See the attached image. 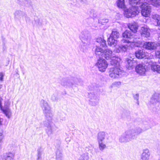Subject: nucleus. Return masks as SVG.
Returning a JSON list of instances; mask_svg holds the SVG:
<instances>
[{
    "label": "nucleus",
    "instance_id": "f257e3e1",
    "mask_svg": "<svg viewBox=\"0 0 160 160\" xmlns=\"http://www.w3.org/2000/svg\"><path fill=\"white\" fill-rule=\"evenodd\" d=\"M95 53L97 58H101L104 57L107 60H111V64H114L115 62L117 61L118 63V62L121 61L120 58L116 57L112 53V51L108 48L103 49L99 46H96L95 49ZM117 63V64H118V63Z\"/></svg>",
    "mask_w": 160,
    "mask_h": 160
},
{
    "label": "nucleus",
    "instance_id": "f03ea898",
    "mask_svg": "<svg viewBox=\"0 0 160 160\" xmlns=\"http://www.w3.org/2000/svg\"><path fill=\"white\" fill-rule=\"evenodd\" d=\"M119 62H118V65L117 64V61L115 62L114 64H112L114 67L109 69V75L111 78H118L121 76L122 71L120 68Z\"/></svg>",
    "mask_w": 160,
    "mask_h": 160
},
{
    "label": "nucleus",
    "instance_id": "7ed1b4c3",
    "mask_svg": "<svg viewBox=\"0 0 160 160\" xmlns=\"http://www.w3.org/2000/svg\"><path fill=\"white\" fill-rule=\"evenodd\" d=\"M41 106L46 116L47 120H51L52 118V114L51 108L46 101L42 100L41 101Z\"/></svg>",
    "mask_w": 160,
    "mask_h": 160
},
{
    "label": "nucleus",
    "instance_id": "20e7f679",
    "mask_svg": "<svg viewBox=\"0 0 160 160\" xmlns=\"http://www.w3.org/2000/svg\"><path fill=\"white\" fill-rule=\"evenodd\" d=\"M139 12L138 7H132L129 9L124 10V16L128 18H131L135 16Z\"/></svg>",
    "mask_w": 160,
    "mask_h": 160
},
{
    "label": "nucleus",
    "instance_id": "39448f33",
    "mask_svg": "<svg viewBox=\"0 0 160 160\" xmlns=\"http://www.w3.org/2000/svg\"><path fill=\"white\" fill-rule=\"evenodd\" d=\"M147 3H143L141 5L140 7L142 9L141 12L142 15L145 17H148L150 15L151 12V7Z\"/></svg>",
    "mask_w": 160,
    "mask_h": 160
},
{
    "label": "nucleus",
    "instance_id": "423d86ee",
    "mask_svg": "<svg viewBox=\"0 0 160 160\" xmlns=\"http://www.w3.org/2000/svg\"><path fill=\"white\" fill-rule=\"evenodd\" d=\"M133 139L128 130L126 131L119 137V141L121 142H127Z\"/></svg>",
    "mask_w": 160,
    "mask_h": 160
},
{
    "label": "nucleus",
    "instance_id": "0eeeda50",
    "mask_svg": "<svg viewBox=\"0 0 160 160\" xmlns=\"http://www.w3.org/2000/svg\"><path fill=\"white\" fill-rule=\"evenodd\" d=\"M107 62L104 59H100L98 60L96 65L98 68L99 71L101 72H104L108 66Z\"/></svg>",
    "mask_w": 160,
    "mask_h": 160
},
{
    "label": "nucleus",
    "instance_id": "6e6552de",
    "mask_svg": "<svg viewBox=\"0 0 160 160\" xmlns=\"http://www.w3.org/2000/svg\"><path fill=\"white\" fill-rule=\"evenodd\" d=\"M139 38H138L133 35V37L129 40L122 39L121 41V43H128V44L131 43L132 45L137 47H138L141 44V42L139 41Z\"/></svg>",
    "mask_w": 160,
    "mask_h": 160
},
{
    "label": "nucleus",
    "instance_id": "1a4fd4ad",
    "mask_svg": "<svg viewBox=\"0 0 160 160\" xmlns=\"http://www.w3.org/2000/svg\"><path fill=\"white\" fill-rule=\"evenodd\" d=\"M88 98L89 99V104L93 106L97 105L99 102L98 97L94 93H88Z\"/></svg>",
    "mask_w": 160,
    "mask_h": 160
},
{
    "label": "nucleus",
    "instance_id": "9d476101",
    "mask_svg": "<svg viewBox=\"0 0 160 160\" xmlns=\"http://www.w3.org/2000/svg\"><path fill=\"white\" fill-rule=\"evenodd\" d=\"M143 64H140L136 67V71L138 74L142 75L145 74L146 69Z\"/></svg>",
    "mask_w": 160,
    "mask_h": 160
},
{
    "label": "nucleus",
    "instance_id": "9b49d317",
    "mask_svg": "<svg viewBox=\"0 0 160 160\" xmlns=\"http://www.w3.org/2000/svg\"><path fill=\"white\" fill-rule=\"evenodd\" d=\"M133 138L134 139L136 136L141 133L142 131V129L140 128H137L128 129Z\"/></svg>",
    "mask_w": 160,
    "mask_h": 160
},
{
    "label": "nucleus",
    "instance_id": "f8f14e48",
    "mask_svg": "<svg viewBox=\"0 0 160 160\" xmlns=\"http://www.w3.org/2000/svg\"><path fill=\"white\" fill-rule=\"evenodd\" d=\"M160 102V93H155L152 96L150 100V103L156 105Z\"/></svg>",
    "mask_w": 160,
    "mask_h": 160
},
{
    "label": "nucleus",
    "instance_id": "ddd939ff",
    "mask_svg": "<svg viewBox=\"0 0 160 160\" xmlns=\"http://www.w3.org/2000/svg\"><path fill=\"white\" fill-rule=\"evenodd\" d=\"M14 154L11 152L4 153L0 156V160H13Z\"/></svg>",
    "mask_w": 160,
    "mask_h": 160
},
{
    "label": "nucleus",
    "instance_id": "4468645a",
    "mask_svg": "<svg viewBox=\"0 0 160 160\" xmlns=\"http://www.w3.org/2000/svg\"><path fill=\"white\" fill-rule=\"evenodd\" d=\"M82 42L84 46H88L90 43L91 38L88 34L82 35L81 36Z\"/></svg>",
    "mask_w": 160,
    "mask_h": 160
},
{
    "label": "nucleus",
    "instance_id": "2eb2a0df",
    "mask_svg": "<svg viewBox=\"0 0 160 160\" xmlns=\"http://www.w3.org/2000/svg\"><path fill=\"white\" fill-rule=\"evenodd\" d=\"M143 46L149 50H154L156 48L157 45L154 42H146L144 43Z\"/></svg>",
    "mask_w": 160,
    "mask_h": 160
},
{
    "label": "nucleus",
    "instance_id": "dca6fc26",
    "mask_svg": "<svg viewBox=\"0 0 160 160\" xmlns=\"http://www.w3.org/2000/svg\"><path fill=\"white\" fill-rule=\"evenodd\" d=\"M150 153L148 149H145L143 151L141 156V160H149Z\"/></svg>",
    "mask_w": 160,
    "mask_h": 160
},
{
    "label": "nucleus",
    "instance_id": "f3484780",
    "mask_svg": "<svg viewBox=\"0 0 160 160\" xmlns=\"http://www.w3.org/2000/svg\"><path fill=\"white\" fill-rule=\"evenodd\" d=\"M140 32L142 36L148 38L150 36V30L148 28L147 26L142 27Z\"/></svg>",
    "mask_w": 160,
    "mask_h": 160
},
{
    "label": "nucleus",
    "instance_id": "a211bd4d",
    "mask_svg": "<svg viewBox=\"0 0 160 160\" xmlns=\"http://www.w3.org/2000/svg\"><path fill=\"white\" fill-rule=\"evenodd\" d=\"M126 61L127 62V67L129 69L132 68L136 63L135 61L131 58H130L126 59Z\"/></svg>",
    "mask_w": 160,
    "mask_h": 160
},
{
    "label": "nucleus",
    "instance_id": "6ab92c4d",
    "mask_svg": "<svg viewBox=\"0 0 160 160\" xmlns=\"http://www.w3.org/2000/svg\"><path fill=\"white\" fill-rule=\"evenodd\" d=\"M75 82L72 79L63 80L61 82L62 86L66 87L71 86Z\"/></svg>",
    "mask_w": 160,
    "mask_h": 160
},
{
    "label": "nucleus",
    "instance_id": "aec40b11",
    "mask_svg": "<svg viewBox=\"0 0 160 160\" xmlns=\"http://www.w3.org/2000/svg\"><path fill=\"white\" fill-rule=\"evenodd\" d=\"M128 26V28L134 32H136L138 29V24L134 22L129 23Z\"/></svg>",
    "mask_w": 160,
    "mask_h": 160
},
{
    "label": "nucleus",
    "instance_id": "412c9836",
    "mask_svg": "<svg viewBox=\"0 0 160 160\" xmlns=\"http://www.w3.org/2000/svg\"><path fill=\"white\" fill-rule=\"evenodd\" d=\"M146 3L156 7H158L160 6V0H144Z\"/></svg>",
    "mask_w": 160,
    "mask_h": 160
},
{
    "label": "nucleus",
    "instance_id": "4be33fe9",
    "mask_svg": "<svg viewBox=\"0 0 160 160\" xmlns=\"http://www.w3.org/2000/svg\"><path fill=\"white\" fill-rule=\"evenodd\" d=\"M128 48L127 45H121L118 46L116 48L115 51L118 53L121 52H126Z\"/></svg>",
    "mask_w": 160,
    "mask_h": 160
},
{
    "label": "nucleus",
    "instance_id": "5701e85b",
    "mask_svg": "<svg viewBox=\"0 0 160 160\" xmlns=\"http://www.w3.org/2000/svg\"><path fill=\"white\" fill-rule=\"evenodd\" d=\"M151 70L154 72L160 74V65L153 63L151 65Z\"/></svg>",
    "mask_w": 160,
    "mask_h": 160
},
{
    "label": "nucleus",
    "instance_id": "b1692460",
    "mask_svg": "<svg viewBox=\"0 0 160 160\" xmlns=\"http://www.w3.org/2000/svg\"><path fill=\"white\" fill-rule=\"evenodd\" d=\"M52 120V119L51 120H47L50 123H48V124H46V126L47 127V129L46 130L48 134H52L53 131V126H52V124L51 123V121Z\"/></svg>",
    "mask_w": 160,
    "mask_h": 160
},
{
    "label": "nucleus",
    "instance_id": "393cba45",
    "mask_svg": "<svg viewBox=\"0 0 160 160\" xmlns=\"http://www.w3.org/2000/svg\"><path fill=\"white\" fill-rule=\"evenodd\" d=\"M0 109L3 112V113L8 118H9L11 117L12 112L10 109L9 108H1Z\"/></svg>",
    "mask_w": 160,
    "mask_h": 160
},
{
    "label": "nucleus",
    "instance_id": "a878e982",
    "mask_svg": "<svg viewBox=\"0 0 160 160\" xmlns=\"http://www.w3.org/2000/svg\"><path fill=\"white\" fill-rule=\"evenodd\" d=\"M122 37L124 38H130L131 39L133 37L132 33L128 30H126L122 34Z\"/></svg>",
    "mask_w": 160,
    "mask_h": 160
},
{
    "label": "nucleus",
    "instance_id": "bb28decb",
    "mask_svg": "<svg viewBox=\"0 0 160 160\" xmlns=\"http://www.w3.org/2000/svg\"><path fill=\"white\" fill-rule=\"evenodd\" d=\"M135 55L136 57L138 59L142 58L146 56L145 52L142 50L137 51L135 52Z\"/></svg>",
    "mask_w": 160,
    "mask_h": 160
},
{
    "label": "nucleus",
    "instance_id": "cd10ccee",
    "mask_svg": "<svg viewBox=\"0 0 160 160\" xmlns=\"http://www.w3.org/2000/svg\"><path fill=\"white\" fill-rule=\"evenodd\" d=\"M108 43L111 46L115 47L117 45V41L116 39L110 37L108 40Z\"/></svg>",
    "mask_w": 160,
    "mask_h": 160
},
{
    "label": "nucleus",
    "instance_id": "c85d7f7f",
    "mask_svg": "<svg viewBox=\"0 0 160 160\" xmlns=\"http://www.w3.org/2000/svg\"><path fill=\"white\" fill-rule=\"evenodd\" d=\"M106 134L103 132H99L98 135V142H102L105 139Z\"/></svg>",
    "mask_w": 160,
    "mask_h": 160
},
{
    "label": "nucleus",
    "instance_id": "c756f323",
    "mask_svg": "<svg viewBox=\"0 0 160 160\" xmlns=\"http://www.w3.org/2000/svg\"><path fill=\"white\" fill-rule=\"evenodd\" d=\"M129 3L130 5L133 7H138L137 5L141 3L140 0H129Z\"/></svg>",
    "mask_w": 160,
    "mask_h": 160
},
{
    "label": "nucleus",
    "instance_id": "7c9ffc66",
    "mask_svg": "<svg viewBox=\"0 0 160 160\" xmlns=\"http://www.w3.org/2000/svg\"><path fill=\"white\" fill-rule=\"evenodd\" d=\"M96 42L100 43V45L102 46L103 48H104L105 46L106 47V41L103 38L101 37L98 38L96 39Z\"/></svg>",
    "mask_w": 160,
    "mask_h": 160
},
{
    "label": "nucleus",
    "instance_id": "2f4dec72",
    "mask_svg": "<svg viewBox=\"0 0 160 160\" xmlns=\"http://www.w3.org/2000/svg\"><path fill=\"white\" fill-rule=\"evenodd\" d=\"M152 18L156 21L157 25L160 28V16L158 14L153 15L152 16ZM159 29H160V28Z\"/></svg>",
    "mask_w": 160,
    "mask_h": 160
},
{
    "label": "nucleus",
    "instance_id": "473e14b6",
    "mask_svg": "<svg viewBox=\"0 0 160 160\" xmlns=\"http://www.w3.org/2000/svg\"><path fill=\"white\" fill-rule=\"evenodd\" d=\"M119 36V32L116 30H113L110 37L112 38L117 39Z\"/></svg>",
    "mask_w": 160,
    "mask_h": 160
},
{
    "label": "nucleus",
    "instance_id": "72a5a7b5",
    "mask_svg": "<svg viewBox=\"0 0 160 160\" xmlns=\"http://www.w3.org/2000/svg\"><path fill=\"white\" fill-rule=\"evenodd\" d=\"M117 3V6L119 8H122L125 7L124 0H118Z\"/></svg>",
    "mask_w": 160,
    "mask_h": 160
},
{
    "label": "nucleus",
    "instance_id": "f704fd0d",
    "mask_svg": "<svg viewBox=\"0 0 160 160\" xmlns=\"http://www.w3.org/2000/svg\"><path fill=\"white\" fill-rule=\"evenodd\" d=\"M98 142L99 148L100 150L102 151L104 149L106 148V145L104 144L102 142Z\"/></svg>",
    "mask_w": 160,
    "mask_h": 160
},
{
    "label": "nucleus",
    "instance_id": "c9c22d12",
    "mask_svg": "<svg viewBox=\"0 0 160 160\" xmlns=\"http://www.w3.org/2000/svg\"><path fill=\"white\" fill-rule=\"evenodd\" d=\"M99 23L102 25H104L108 22V20L106 18L100 19L99 21Z\"/></svg>",
    "mask_w": 160,
    "mask_h": 160
},
{
    "label": "nucleus",
    "instance_id": "e433bc0d",
    "mask_svg": "<svg viewBox=\"0 0 160 160\" xmlns=\"http://www.w3.org/2000/svg\"><path fill=\"white\" fill-rule=\"evenodd\" d=\"M56 159L57 160H62V155L59 152H57Z\"/></svg>",
    "mask_w": 160,
    "mask_h": 160
},
{
    "label": "nucleus",
    "instance_id": "4c0bfd02",
    "mask_svg": "<svg viewBox=\"0 0 160 160\" xmlns=\"http://www.w3.org/2000/svg\"><path fill=\"white\" fill-rule=\"evenodd\" d=\"M10 103V102L8 100L5 101L4 103V108H9Z\"/></svg>",
    "mask_w": 160,
    "mask_h": 160
},
{
    "label": "nucleus",
    "instance_id": "58836bf2",
    "mask_svg": "<svg viewBox=\"0 0 160 160\" xmlns=\"http://www.w3.org/2000/svg\"><path fill=\"white\" fill-rule=\"evenodd\" d=\"M133 97L134 99L136 100L137 101V104L138 105L139 104V102L138 101V99H139V94H136L133 95Z\"/></svg>",
    "mask_w": 160,
    "mask_h": 160
},
{
    "label": "nucleus",
    "instance_id": "ea45409f",
    "mask_svg": "<svg viewBox=\"0 0 160 160\" xmlns=\"http://www.w3.org/2000/svg\"><path fill=\"white\" fill-rule=\"evenodd\" d=\"M5 74L2 72H0V81H3V78Z\"/></svg>",
    "mask_w": 160,
    "mask_h": 160
},
{
    "label": "nucleus",
    "instance_id": "a19ab883",
    "mask_svg": "<svg viewBox=\"0 0 160 160\" xmlns=\"http://www.w3.org/2000/svg\"><path fill=\"white\" fill-rule=\"evenodd\" d=\"M156 55L158 58H160V51H157L156 52Z\"/></svg>",
    "mask_w": 160,
    "mask_h": 160
},
{
    "label": "nucleus",
    "instance_id": "79ce46f5",
    "mask_svg": "<svg viewBox=\"0 0 160 160\" xmlns=\"http://www.w3.org/2000/svg\"><path fill=\"white\" fill-rule=\"evenodd\" d=\"M2 99L0 98V108L1 109V108H2Z\"/></svg>",
    "mask_w": 160,
    "mask_h": 160
},
{
    "label": "nucleus",
    "instance_id": "37998d69",
    "mask_svg": "<svg viewBox=\"0 0 160 160\" xmlns=\"http://www.w3.org/2000/svg\"><path fill=\"white\" fill-rule=\"evenodd\" d=\"M83 157L84 156H81L80 158L79 159V160H85Z\"/></svg>",
    "mask_w": 160,
    "mask_h": 160
},
{
    "label": "nucleus",
    "instance_id": "c03bdc74",
    "mask_svg": "<svg viewBox=\"0 0 160 160\" xmlns=\"http://www.w3.org/2000/svg\"><path fill=\"white\" fill-rule=\"evenodd\" d=\"M80 1L83 2L85 3L86 2V0H80Z\"/></svg>",
    "mask_w": 160,
    "mask_h": 160
},
{
    "label": "nucleus",
    "instance_id": "a18cd8bd",
    "mask_svg": "<svg viewBox=\"0 0 160 160\" xmlns=\"http://www.w3.org/2000/svg\"><path fill=\"white\" fill-rule=\"evenodd\" d=\"M20 2H24L26 0H18Z\"/></svg>",
    "mask_w": 160,
    "mask_h": 160
},
{
    "label": "nucleus",
    "instance_id": "49530a36",
    "mask_svg": "<svg viewBox=\"0 0 160 160\" xmlns=\"http://www.w3.org/2000/svg\"><path fill=\"white\" fill-rule=\"evenodd\" d=\"M21 12V11H17L16 12V13H20Z\"/></svg>",
    "mask_w": 160,
    "mask_h": 160
},
{
    "label": "nucleus",
    "instance_id": "de8ad7c7",
    "mask_svg": "<svg viewBox=\"0 0 160 160\" xmlns=\"http://www.w3.org/2000/svg\"><path fill=\"white\" fill-rule=\"evenodd\" d=\"M40 153L39 152H38V159L39 158V157L40 156Z\"/></svg>",
    "mask_w": 160,
    "mask_h": 160
},
{
    "label": "nucleus",
    "instance_id": "09e8293b",
    "mask_svg": "<svg viewBox=\"0 0 160 160\" xmlns=\"http://www.w3.org/2000/svg\"><path fill=\"white\" fill-rule=\"evenodd\" d=\"M2 85L0 84V89H1L2 88Z\"/></svg>",
    "mask_w": 160,
    "mask_h": 160
},
{
    "label": "nucleus",
    "instance_id": "8fccbe9b",
    "mask_svg": "<svg viewBox=\"0 0 160 160\" xmlns=\"http://www.w3.org/2000/svg\"><path fill=\"white\" fill-rule=\"evenodd\" d=\"M158 40H159V42H160V37H159L158 38Z\"/></svg>",
    "mask_w": 160,
    "mask_h": 160
},
{
    "label": "nucleus",
    "instance_id": "3c124183",
    "mask_svg": "<svg viewBox=\"0 0 160 160\" xmlns=\"http://www.w3.org/2000/svg\"><path fill=\"white\" fill-rule=\"evenodd\" d=\"M2 121L1 120V119L0 118V125L1 124Z\"/></svg>",
    "mask_w": 160,
    "mask_h": 160
},
{
    "label": "nucleus",
    "instance_id": "603ef678",
    "mask_svg": "<svg viewBox=\"0 0 160 160\" xmlns=\"http://www.w3.org/2000/svg\"><path fill=\"white\" fill-rule=\"evenodd\" d=\"M158 160H160V155L159 156V158H158Z\"/></svg>",
    "mask_w": 160,
    "mask_h": 160
}]
</instances>
